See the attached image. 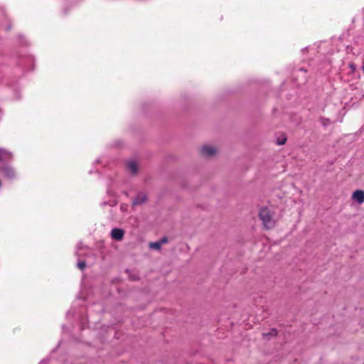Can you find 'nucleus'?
<instances>
[{
	"mask_svg": "<svg viewBox=\"0 0 364 364\" xmlns=\"http://www.w3.org/2000/svg\"><path fill=\"white\" fill-rule=\"evenodd\" d=\"M259 218L262 220L265 229L270 230L275 226L273 215L268 208L263 207L259 210Z\"/></svg>",
	"mask_w": 364,
	"mask_h": 364,
	"instance_id": "nucleus-1",
	"label": "nucleus"
},
{
	"mask_svg": "<svg viewBox=\"0 0 364 364\" xmlns=\"http://www.w3.org/2000/svg\"><path fill=\"white\" fill-rule=\"evenodd\" d=\"M0 171L2 174L8 179H14L16 176L14 169L9 165H3L1 166Z\"/></svg>",
	"mask_w": 364,
	"mask_h": 364,
	"instance_id": "nucleus-2",
	"label": "nucleus"
},
{
	"mask_svg": "<svg viewBox=\"0 0 364 364\" xmlns=\"http://www.w3.org/2000/svg\"><path fill=\"white\" fill-rule=\"evenodd\" d=\"M148 200L147 195L144 192H139L132 201V205H140Z\"/></svg>",
	"mask_w": 364,
	"mask_h": 364,
	"instance_id": "nucleus-3",
	"label": "nucleus"
},
{
	"mask_svg": "<svg viewBox=\"0 0 364 364\" xmlns=\"http://www.w3.org/2000/svg\"><path fill=\"white\" fill-rule=\"evenodd\" d=\"M215 153L216 149L209 145H205L200 149V154L208 157L213 156Z\"/></svg>",
	"mask_w": 364,
	"mask_h": 364,
	"instance_id": "nucleus-4",
	"label": "nucleus"
},
{
	"mask_svg": "<svg viewBox=\"0 0 364 364\" xmlns=\"http://www.w3.org/2000/svg\"><path fill=\"white\" fill-rule=\"evenodd\" d=\"M124 235V230L121 228H113L111 231V237L118 241H120L123 239Z\"/></svg>",
	"mask_w": 364,
	"mask_h": 364,
	"instance_id": "nucleus-5",
	"label": "nucleus"
},
{
	"mask_svg": "<svg viewBox=\"0 0 364 364\" xmlns=\"http://www.w3.org/2000/svg\"><path fill=\"white\" fill-rule=\"evenodd\" d=\"M352 199L356 201L358 204L364 203V191L356 190L352 194Z\"/></svg>",
	"mask_w": 364,
	"mask_h": 364,
	"instance_id": "nucleus-6",
	"label": "nucleus"
},
{
	"mask_svg": "<svg viewBox=\"0 0 364 364\" xmlns=\"http://www.w3.org/2000/svg\"><path fill=\"white\" fill-rule=\"evenodd\" d=\"M12 154L4 149H0V161L4 160H11Z\"/></svg>",
	"mask_w": 364,
	"mask_h": 364,
	"instance_id": "nucleus-7",
	"label": "nucleus"
},
{
	"mask_svg": "<svg viewBox=\"0 0 364 364\" xmlns=\"http://www.w3.org/2000/svg\"><path fill=\"white\" fill-rule=\"evenodd\" d=\"M127 168L133 174H136L138 172V166L135 161H129L127 164Z\"/></svg>",
	"mask_w": 364,
	"mask_h": 364,
	"instance_id": "nucleus-8",
	"label": "nucleus"
},
{
	"mask_svg": "<svg viewBox=\"0 0 364 364\" xmlns=\"http://www.w3.org/2000/svg\"><path fill=\"white\" fill-rule=\"evenodd\" d=\"M278 331L276 328H272L268 333H263V336L267 338L276 336Z\"/></svg>",
	"mask_w": 364,
	"mask_h": 364,
	"instance_id": "nucleus-9",
	"label": "nucleus"
},
{
	"mask_svg": "<svg viewBox=\"0 0 364 364\" xmlns=\"http://www.w3.org/2000/svg\"><path fill=\"white\" fill-rule=\"evenodd\" d=\"M149 246V248L154 249L156 250H160L161 249V243L159 241L150 242Z\"/></svg>",
	"mask_w": 364,
	"mask_h": 364,
	"instance_id": "nucleus-10",
	"label": "nucleus"
},
{
	"mask_svg": "<svg viewBox=\"0 0 364 364\" xmlns=\"http://www.w3.org/2000/svg\"><path fill=\"white\" fill-rule=\"evenodd\" d=\"M86 262L84 260L78 261V262L77 263V267L80 270H84L85 268L86 267Z\"/></svg>",
	"mask_w": 364,
	"mask_h": 364,
	"instance_id": "nucleus-11",
	"label": "nucleus"
},
{
	"mask_svg": "<svg viewBox=\"0 0 364 364\" xmlns=\"http://www.w3.org/2000/svg\"><path fill=\"white\" fill-rule=\"evenodd\" d=\"M286 141H287V137L284 136L282 139L278 138L277 140V144L278 145H283V144H284L286 143Z\"/></svg>",
	"mask_w": 364,
	"mask_h": 364,
	"instance_id": "nucleus-12",
	"label": "nucleus"
},
{
	"mask_svg": "<svg viewBox=\"0 0 364 364\" xmlns=\"http://www.w3.org/2000/svg\"><path fill=\"white\" fill-rule=\"evenodd\" d=\"M159 242L161 243V245H162L163 244L168 242V238L167 237H163L160 240H159Z\"/></svg>",
	"mask_w": 364,
	"mask_h": 364,
	"instance_id": "nucleus-13",
	"label": "nucleus"
},
{
	"mask_svg": "<svg viewBox=\"0 0 364 364\" xmlns=\"http://www.w3.org/2000/svg\"><path fill=\"white\" fill-rule=\"evenodd\" d=\"M321 121H322V124H323L324 127L327 126V124H328V123L329 120H328V119H325V118H323V117H321Z\"/></svg>",
	"mask_w": 364,
	"mask_h": 364,
	"instance_id": "nucleus-14",
	"label": "nucleus"
},
{
	"mask_svg": "<svg viewBox=\"0 0 364 364\" xmlns=\"http://www.w3.org/2000/svg\"><path fill=\"white\" fill-rule=\"evenodd\" d=\"M129 278L133 281H136L139 279V277L136 275H129Z\"/></svg>",
	"mask_w": 364,
	"mask_h": 364,
	"instance_id": "nucleus-15",
	"label": "nucleus"
},
{
	"mask_svg": "<svg viewBox=\"0 0 364 364\" xmlns=\"http://www.w3.org/2000/svg\"><path fill=\"white\" fill-rule=\"evenodd\" d=\"M11 29V25H9L7 27H6V31H10Z\"/></svg>",
	"mask_w": 364,
	"mask_h": 364,
	"instance_id": "nucleus-16",
	"label": "nucleus"
}]
</instances>
